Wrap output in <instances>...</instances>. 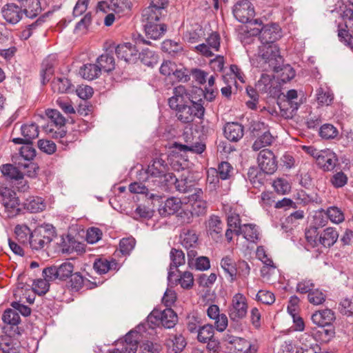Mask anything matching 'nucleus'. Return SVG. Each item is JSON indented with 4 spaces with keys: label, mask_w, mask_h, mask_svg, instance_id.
Segmentation results:
<instances>
[{
    "label": "nucleus",
    "mask_w": 353,
    "mask_h": 353,
    "mask_svg": "<svg viewBox=\"0 0 353 353\" xmlns=\"http://www.w3.org/2000/svg\"><path fill=\"white\" fill-rule=\"evenodd\" d=\"M259 58L257 67L263 70H272L274 72H281V80L287 82L295 76L294 70L288 64L283 65V59L281 56L278 46H270L263 48Z\"/></svg>",
    "instance_id": "1"
},
{
    "label": "nucleus",
    "mask_w": 353,
    "mask_h": 353,
    "mask_svg": "<svg viewBox=\"0 0 353 353\" xmlns=\"http://www.w3.org/2000/svg\"><path fill=\"white\" fill-rule=\"evenodd\" d=\"M145 172L147 174L145 181L148 183V186L152 190L160 189L167 191L168 182L173 179L172 173L169 172L168 163L161 157L154 159Z\"/></svg>",
    "instance_id": "2"
},
{
    "label": "nucleus",
    "mask_w": 353,
    "mask_h": 353,
    "mask_svg": "<svg viewBox=\"0 0 353 353\" xmlns=\"http://www.w3.org/2000/svg\"><path fill=\"white\" fill-rule=\"evenodd\" d=\"M307 243L312 248L322 245L330 248L335 244L339 239V232L336 228L328 227L322 231L318 230L316 225H310L305 232Z\"/></svg>",
    "instance_id": "3"
},
{
    "label": "nucleus",
    "mask_w": 353,
    "mask_h": 353,
    "mask_svg": "<svg viewBox=\"0 0 353 353\" xmlns=\"http://www.w3.org/2000/svg\"><path fill=\"white\" fill-rule=\"evenodd\" d=\"M203 96L201 89L195 88L190 90H187L183 85H179L174 89L173 96L168 100L169 106L171 109L176 111L187 103L194 102L195 99Z\"/></svg>",
    "instance_id": "4"
},
{
    "label": "nucleus",
    "mask_w": 353,
    "mask_h": 353,
    "mask_svg": "<svg viewBox=\"0 0 353 353\" xmlns=\"http://www.w3.org/2000/svg\"><path fill=\"white\" fill-rule=\"evenodd\" d=\"M55 236L56 232L52 225H40L31 232L29 237L30 247L37 251L45 250Z\"/></svg>",
    "instance_id": "5"
},
{
    "label": "nucleus",
    "mask_w": 353,
    "mask_h": 353,
    "mask_svg": "<svg viewBox=\"0 0 353 353\" xmlns=\"http://www.w3.org/2000/svg\"><path fill=\"white\" fill-rule=\"evenodd\" d=\"M254 31L253 34H259V39L262 43V46L259 47V52L256 57V61L259 64L262 49L263 50V48H266L267 46H277L273 43L281 37V28L276 23H268L263 26L261 29L257 28L256 30ZM263 51H265V50Z\"/></svg>",
    "instance_id": "6"
},
{
    "label": "nucleus",
    "mask_w": 353,
    "mask_h": 353,
    "mask_svg": "<svg viewBox=\"0 0 353 353\" xmlns=\"http://www.w3.org/2000/svg\"><path fill=\"white\" fill-rule=\"evenodd\" d=\"M204 101L202 97L195 99L194 102L187 103L176 111V116L179 121L188 123L192 121L194 117L201 119L205 112Z\"/></svg>",
    "instance_id": "7"
},
{
    "label": "nucleus",
    "mask_w": 353,
    "mask_h": 353,
    "mask_svg": "<svg viewBox=\"0 0 353 353\" xmlns=\"http://www.w3.org/2000/svg\"><path fill=\"white\" fill-rule=\"evenodd\" d=\"M148 323L154 325H162L164 327L170 329L174 327L178 321L176 313L170 307L163 311L153 310L148 316Z\"/></svg>",
    "instance_id": "8"
},
{
    "label": "nucleus",
    "mask_w": 353,
    "mask_h": 353,
    "mask_svg": "<svg viewBox=\"0 0 353 353\" xmlns=\"http://www.w3.org/2000/svg\"><path fill=\"white\" fill-rule=\"evenodd\" d=\"M286 347L290 353H319L321 351L314 337L307 333L301 334L295 350L291 343L287 344Z\"/></svg>",
    "instance_id": "9"
},
{
    "label": "nucleus",
    "mask_w": 353,
    "mask_h": 353,
    "mask_svg": "<svg viewBox=\"0 0 353 353\" xmlns=\"http://www.w3.org/2000/svg\"><path fill=\"white\" fill-rule=\"evenodd\" d=\"M248 304L246 297L241 293L235 294L228 307V315L233 321L244 319L248 313Z\"/></svg>",
    "instance_id": "10"
},
{
    "label": "nucleus",
    "mask_w": 353,
    "mask_h": 353,
    "mask_svg": "<svg viewBox=\"0 0 353 353\" xmlns=\"http://www.w3.org/2000/svg\"><path fill=\"white\" fill-rule=\"evenodd\" d=\"M1 206L7 213L8 217L17 215L20 211L19 202L15 192L8 188L0 189Z\"/></svg>",
    "instance_id": "11"
},
{
    "label": "nucleus",
    "mask_w": 353,
    "mask_h": 353,
    "mask_svg": "<svg viewBox=\"0 0 353 353\" xmlns=\"http://www.w3.org/2000/svg\"><path fill=\"white\" fill-rule=\"evenodd\" d=\"M232 12L236 19L243 23L251 22L255 14L254 6L248 0L237 1L233 6Z\"/></svg>",
    "instance_id": "12"
},
{
    "label": "nucleus",
    "mask_w": 353,
    "mask_h": 353,
    "mask_svg": "<svg viewBox=\"0 0 353 353\" xmlns=\"http://www.w3.org/2000/svg\"><path fill=\"white\" fill-rule=\"evenodd\" d=\"M181 245L187 250L189 261L193 260L197 255L194 250L198 245V236L194 230L183 229L180 234Z\"/></svg>",
    "instance_id": "13"
},
{
    "label": "nucleus",
    "mask_w": 353,
    "mask_h": 353,
    "mask_svg": "<svg viewBox=\"0 0 353 353\" xmlns=\"http://www.w3.org/2000/svg\"><path fill=\"white\" fill-rule=\"evenodd\" d=\"M259 167L267 174H272L277 170V160L273 152L269 149L261 150L257 157Z\"/></svg>",
    "instance_id": "14"
},
{
    "label": "nucleus",
    "mask_w": 353,
    "mask_h": 353,
    "mask_svg": "<svg viewBox=\"0 0 353 353\" xmlns=\"http://www.w3.org/2000/svg\"><path fill=\"white\" fill-rule=\"evenodd\" d=\"M316 162L324 172L333 171L340 165L336 154L330 149L320 150Z\"/></svg>",
    "instance_id": "15"
},
{
    "label": "nucleus",
    "mask_w": 353,
    "mask_h": 353,
    "mask_svg": "<svg viewBox=\"0 0 353 353\" xmlns=\"http://www.w3.org/2000/svg\"><path fill=\"white\" fill-rule=\"evenodd\" d=\"M203 196V192L201 188H195L193 194L189 196L188 200L191 203L190 212L192 216H199L206 214L208 205Z\"/></svg>",
    "instance_id": "16"
},
{
    "label": "nucleus",
    "mask_w": 353,
    "mask_h": 353,
    "mask_svg": "<svg viewBox=\"0 0 353 353\" xmlns=\"http://www.w3.org/2000/svg\"><path fill=\"white\" fill-rule=\"evenodd\" d=\"M220 35L217 32H212L206 39L207 43H201L195 47L196 52L201 54L210 57L214 55L212 50L218 52L220 48Z\"/></svg>",
    "instance_id": "17"
},
{
    "label": "nucleus",
    "mask_w": 353,
    "mask_h": 353,
    "mask_svg": "<svg viewBox=\"0 0 353 353\" xmlns=\"http://www.w3.org/2000/svg\"><path fill=\"white\" fill-rule=\"evenodd\" d=\"M39 127L35 123H25L21 127L22 137L14 138L12 141L16 144L32 143V140L39 136Z\"/></svg>",
    "instance_id": "18"
},
{
    "label": "nucleus",
    "mask_w": 353,
    "mask_h": 353,
    "mask_svg": "<svg viewBox=\"0 0 353 353\" xmlns=\"http://www.w3.org/2000/svg\"><path fill=\"white\" fill-rule=\"evenodd\" d=\"M46 114L50 121L43 128L47 134L52 135L54 134V131L61 130L60 128L65 125V119L56 110H48Z\"/></svg>",
    "instance_id": "19"
},
{
    "label": "nucleus",
    "mask_w": 353,
    "mask_h": 353,
    "mask_svg": "<svg viewBox=\"0 0 353 353\" xmlns=\"http://www.w3.org/2000/svg\"><path fill=\"white\" fill-rule=\"evenodd\" d=\"M139 334L136 331H130L125 336L123 348L120 350L118 348L109 351V353H136L138 348Z\"/></svg>",
    "instance_id": "20"
},
{
    "label": "nucleus",
    "mask_w": 353,
    "mask_h": 353,
    "mask_svg": "<svg viewBox=\"0 0 353 353\" xmlns=\"http://www.w3.org/2000/svg\"><path fill=\"white\" fill-rule=\"evenodd\" d=\"M117 57L126 63H133L137 59L138 50L130 43L119 44L115 49Z\"/></svg>",
    "instance_id": "21"
},
{
    "label": "nucleus",
    "mask_w": 353,
    "mask_h": 353,
    "mask_svg": "<svg viewBox=\"0 0 353 353\" xmlns=\"http://www.w3.org/2000/svg\"><path fill=\"white\" fill-rule=\"evenodd\" d=\"M172 181H169L168 182V191L172 185H175V188L177 191L182 193H187L192 192V190H194V188L195 185V181L188 177V176H185L183 174L180 179H177L174 174L172 173Z\"/></svg>",
    "instance_id": "22"
},
{
    "label": "nucleus",
    "mask_w": 353,
    "mask_h": 353,
    "mask_svg": "<svg viewBox=\"0 0 353 353\" xmlns=\"http://www.w3.org/2000/svg\"><path fill=\"white\" fill-rule=\"evenodd\" d=\"M1 13L4 19L10 23L16 24L22 18L23 10L21 8L14 3H7L1 8Z\"/></svg>",
    "instance_id": "23"
},
{
    "label": "nucleus",
    "mask_w": 353,
    "mask_h": 353,
    "mask_svg": "<svg viewBox=\"0 0 353 353\" xmlns=\"http://www.w3.org/2000/svg\"><path fill=\"white\" fill-rule=\"evenodd\" d=\"M24 145H23L19 150V154L20 157L28 161V163H21L19 162L18 165L19 168H30L33 170L32 174H34L36 172V165L34 163H32L31 161L36 156V150L32 146V143H23Z\"/></svg>",
    "instance_id": "24"
},
{
    "label": "nucleus",
    "mask_w": 353,
    "mask_h": 353,
    "mask_svg": "<svg viewBox=\"0 0 353 353\" xmlns=\"http://www.w3.org/2000/svg\"><path fill=\"white\" fill-rule=\"evenodd\" d=\"M207 231L214 241H219L223 237V223L218 216L212 215L208 221Z\"/></svg>",
    "instance_id": "25"
},
{
    "label": "nucleus",
    "mask_w": 353,
    "mask_h": 353,
    "mask_svg": "<svg viewBox=\"0 0 353 353\" xmlns=\"http://www.w3.org/2000/svg\"><path fill=\"white\" fill-rule=\"evenodd\" d=\"M334 319V313L330 309L319 310L312 316V322L319 327L329 325Z\"/></svg>",
    "instance_id": "26"
},
{
    "label": "nucleus",
    "mask_w": 353,
    "mask_h": 353,
    "mask_svg": "<svg viewBox=\"0 0 353 353\" xmlns=\"http://www.w3.org/2000/svg\"><path fill=\"white\" fill-rule=\"evenodd\" d=\"M56 57L53 54L49 55L43 61L41 70V83L43 85L48 82L53 75Z\"/></svg>",
    "instance_id": "27"
},
{
    "label": "nucleus",
    "mask_w": 353,
    "mask_h": 353,
    "mask_svg": "<svg viewBox=\"0 0 353 353\" xmlns=\"http://www.w3.org/2000/svg\"><path fill=\"white\" fill-rule=\"evenodd\" d=\"M171 263L170 265V271L168 272V279L169 282H172V277L175 276L172 271L173 268H177L185 263V254L182 250L172 248L170 253Z\"/></svg>",
    "instance_id": "28"
},
{
    "label": "nucleus",
    "mask_w": 353,
    "mask_h": 353,
    "mask_svg": "<svg viewBox=\"0 0 353 353\" xmlns=\"http://www.w3.org/2000/svg\"><path fill=\"white\" fill-rule=\"evenodd\" d=\"M224 134L228 140L236 142L243 136V126L239 123H229L224 128Z\"/></svg>",
    "instance_id": "29"
},
{
    "label": "nucleus",
    "mask_w": 353,
    "mask_h": 353,
    "mask_svg": "<svg viewBox=\"0 0 353 353\" xmlns=\"http://www.w3.org/2000/svg\"><path fill=\"white\" fill-rule=\"evenodd\" d=\"M144 28L147 38L153 40L162 37L167 30L165 24L157 23H146Z\"/></svg>",
    "instance_id": "30"
},
{
    "label": "nucleus",
    "mask_w": 353,
    "mask_h": 353,
    "mask_svg": "<svg viewBox=\"0 0 353 353\" xmlns=\"http://www.w3.org/2000/svg\"><path fill=\"white\" fill-rule=\"evenodd\" d=\"M234 345L235 353H256V348L250 341L242 338H234L230 341Z\"/></svg>",
    "instance_id": "31"
},
{
    "label": "nucleus",
    "mask_w": 353,
    "mask_h": 353,
    "mask_svg": "<svg viewBox=\"0 0 353 353\" xmlns=\"http://www.w3.org/2000/svg\"><path fill=\"white\" fill-rule=\"evenodd\" d=\"M80 135L79 130H73L69 133H66L64 130L54 131V134L52 137L56 139H59L60 143L65 146H68L69 143H72L77 141Z\"/></svg>",
    "instance_id": "32"
},
{
    "label": "nucleus",
    "mask_w": 353,
    "mask_h": 353,
    "mask_svg": "<svg viewBox=\"0 0 353 353\" xmlns=\"http://www.w3.org/2000/svg\"><path fill=\"white\" fill-rule=\"evenodd\" d=\"M181 207V201L176 197L168 198L164 204L159 208V212L162 216L174 214Z\"/></svg>",
    "instance_id": "33"
},
{
    "label": "nucleus",
    "mask_w": 353,
    "mask_h": 353,
    "mask_svg": "<svg viewBox=\"0 0 353 353\" xmlns=\"http://www.w3.org/2000/svg\"><path fill=\"white\" fill-rule=\"evenodd\" d=\"M235 234L237 236L242 234L248 241L254 242L259 239V234L255 225L244 224L241 228L235 230Z\"/></svg>",
    "instance_id": "34"
},
{
    "label": "nucleus",
    "mask_w": 353,
    "mask_h": 353,
    "mask_svg": "<svg viewBox=\"0 0 353 353\" xmlns=\"http://www.w3.org/2000/svg\"><path fill=\"white\" fill-rule=\"evenodd\" d=\"M100 66H98L97 63H87L84 64L79 70L81 76L88 80H93L98 78L101 72L100 70Z\"/></svg>",
    "instance_id": "35"
},
{
    "label": "nucleus",
    "mask_w": 353,
    "mask_h": 353,
    "mask_svg": "<svg viewBox=\"0 0 353 353\" xmlns=\"http://www.w3.org/2000/svg\"><path fill=\"white\" fill-rule=\"evenodd\" d=\"M53 92L57 93H67L73 89L70 81L65 77H57L51 83Z\"/></svg>",
    "instance_id": "36"
},
{
    "label": "nucleus",
    "mask_w": 353,
    "mask_h": 353,
    "mask_svg": "<svg viewBox=\"0 0 353 353\" xmlns=\"http://www.w3.org/2000/svg\"><path fill=\"white\" fill-rule=\"evenodd\" d=\"M232 171L231 165L228 162L223 161L219 165L217 170L211 168L208 171V180L210 181V174L213 176L214 174H216L223 180L227 179L230 177Z\"/></svg>",
    "instance_id": "37"
},
{
    "label": "nucleus",
    "mask_w": 353,
    "mask_h": 353,
    "mask_svg": "<svg viewBox=\"0 0 353 353\" xmlns=\"http://www.w3.org/2000/svg\"><path fill=\"white\" fill-rule=\"evenodd\" d=\"M266 174L261 169L259 170L257 168L253 167L249 169L248 178L254 187L259 188L264 184Z\"/></svg>",
    "instance_id": "38"
},
{
    "label": "nucleus",
    "mask_w": 353,
    "mask_h": 353,
    "mask_svg": "<svg viewBox=\"0 0 353 353\" xmlns=\"http://www.w3.org/2000/svg\"><path fill=\"white\" fill-rule=\"evenodd\" d=\"M257 138L252 144V148L258 151L262 148L270 145L274 141V137L268 130H265L261 134H256Z\"/></svg>",
    "instance_id": "39"
},
{
    "label": "nucleus",
    "mask_w": 353,
    "mask_h": 353,
    "mask_svg": "<svg viewBox=\"0 0 353 353\" xmlns=\"http://www.w3.org/2000/svg\"><path fill=\"white\" fill-rule=\"evenodd\" d=\"M96 62L98 66H100L101 72L103 70L109 72L115 68L114 58L112 54L108 53L103 54L99 57Z\"/></svg>",
    "instance_id": "40"
},
{
    "label": "nucleus",
    "mask_w": 353,
    "mask_h": 353,
    "mask_svg": "<svg viewBox=\"0 0 353 353\" xmlns=\"http://www.w3.org/2000/svg\"><path fill=\"white\" fill-rule=\"evenodd\" d=\"M185 345V338L181 334L175 335L167 341L169 353H179L183 350Z\"/></svg>",
    "instance_id": "41"
},
{
    "label": "nucleus",
    "mask_w": 353,
    "mask_h": 353,
    "mask_svg": "<svg viewBox=\"0 0 353 353\" xmlns=\"http://www.w3.org/2000/svg\"><path fill=\"white\" fill-rule=\"evenodd\" d=\"M118 266L115 260L111 261L105 259H99L94 263V268L100 274H105L109 270H117Z\"/></svg>",
    "instance_id": "42"
},
{
    "label": "nucleus",
    "mask_w": 353,
    "mask_h": 353,
    "mask_svg": "<svg viewBox=\"0 0 353 353\" xmlns=\"http://www.w3.org/2000/svg\"><path fill=\"white\" fill-rule=\"evenodd\" d=\"M141 61L148 67L153 68L158 63L159 56L148 48L143 49L139 53Z\"/></svg>",
    "instance_id": "43"
},
{
    "label": "nucleus",
    "mask_w": 353,
    "mask_h": 353,
    "mask_svg": "<svg viewBox=\"0 0 353 353\" xmlns=\"http://www.w3.org/2000/svg\"><path fill=\"white\" fill-rule=\"evenodd\" d=\"M221 266L224 272L229 275L231 280H234L237 274V268L234 261L231 257L226 256L221 259Z\"/></svg>",
    "instance_id": "44"
},
{
    "label": "nucleus",
    "mask_w": 353,
    "mask_h": 353,
    "mask_svg": "<svg viewBox=\"0 0 353 353\" xmlns=\"http://www.w3.org/2000/svg\"><path fill=\"white\" fill-rule=\"evenodd\" d=\"M273 77L267 74H262L260 79L255 85L256 90L260 93H268L271 92L272 87Z\"/></svg>",
    "instance_id": "45"
},
{
    "label": "nucleus",
    "mask_w": 353,
    "mask_h": 353,
    "mask_svg": "<svg viewBox=\"0 0 353 353\" xmlns=\"http://www.w3.org/2000/svg\"><path fill=\"white\" fill-rule=\"evenodd\" d=\"M171 283L176 285L179 283L183 289H190L194 283L193 275L190 272H183L181 274L179 278L178 276L174 279L172 277V282Z\"/></svg>",
    "instance_id": "46"
},
{
    "label": "nucleus",
    "mask_w": 353,
    "mask_h": 353,
    "mask_svg": "<svg viewBox=\"0 0 353 353\" xmlns=\"http://www.w3.org/2000/svg\"><path fill=\"white\" fill-rule=\"evenodd\" d=\"M21 6L24 7L23 12L29 17L37 16L41 11L39 0H28Z\"/></svg>",
    "instance_id": "47"
},
{
    "label": "nucleus",
    "mask_w": 353,
    "mask_h": 353,
    "mask_svg": "<svg viewBox=\"0 0 353 353\" xmlns=\"http://www.w3.org/2000/svg\"><path fill=\"white\" fill-rule=\"evenodd\" d=\"M334 99L333 93L328 88H319L316 90V100L319 105H329Z\"/></svg>",
    "instance_id": "48"
},
{
    "label": "nucleus",
    "mask_w": 353,
    "mask_h": 353,
    "mask_svg": "<svg viewBox=\"0 0 353 353\" xmlns=\"http://www.w3.org/2000/svg\"><path fill=\"white\" fill-rule=\"evenodd\" d=\"M161 14L162 10L149 6L143 10L142 16L146 23H156L160 19Z\"/></svg>",
    "instance_id": "49"
},
{
    "label": "nucleus",
    "mask_w": 353,
    "mask_h": 353,
    "mask_svg": "<svg viewBox=\"0 0 353 353\" xmlns=\"http://www.w3.org/2000/svg\"><path fill=\"white\" fill-rule=\"evenodd\" d=\"M307 300L314 305H319L325 301L326 294L323 290L314 288L307 294Z\"/></svg>",
    "instance_id": "50"
},
{
    "label": "nucleus",
    "mask_w": 353,
    "mask_h": 353,
    "mask_svg": "<svg viewBox=\"0 0 353 353\" xmlns=\"http://www.w3.org/2000/svg\"><path fill=\"white\" fill-rule=\"evenodd\" d=\"M31 232L30 229L24 224L17 225L14 228V233L17 240L23 244L29 243V237Z\"/></svg>",
    "instance_id": "51"
},
{
    "label": "nucleus",
    "mask_w": 353,
    "mask_h": 353,
    "mask_svg": "<svg viewBox=\"0 0 353 353\" xmlns=\"http://www.w3.org/2000/svg\"><path fill=\"white\" fill-rule=\"evenodd\" d=\"M325 214L334 223H342L345 219V216L342 210L335 206L328 208Z\"/></svg>",
    "instance_id": "52"
},
{
    "label": "nucleus",
    "mask_w": 353,
    "mask_h": 353,
    "mask_svg": "<svg viewBox=\"0 0 353 353\" xmlns=\"http://www.w3.org/2000/svg\"><path fill=\"white\" fill-rule=\"evenodd\" d=\"M2 174L11 179H22L23 173L19 169L11 164L3 165L1 168Z\"/></svg>",
    "instance_id": "53"
},
{
    "label": "nucleus",
    "mask_w": 353,
    "mask_h": 353,
    "mask_svg": "<svg viewBox=\"0 0 353 353\" xmlns=\"http://www.w3.org/2000/svg\"><path fill=\"white\" fill-rule=\"evenodd\" d=\"M2 320L6 324L17 326L20 322V316L14 310L7 309L3 314Z\"/></svg>",
    "instance_id": "54"
},
{
    "label": "nucleus",
    "mask_w": 353,
    "mask_h": 353,
    "mask_svg": "<svg viewBox=\"0 0 353 353\" xmlns=\"http://www.w3.org/2000/svg\"><path fill=\"white\" fill-rule=\"evenodd\" d=\"M108 7L114 12L120 14L130 10V3L128 0H110Z\"/></svg>",
    "instance_id": "55"
},
{
    "label": "nucleus",
    "mask_w": 353,
    "mask_h": 353,
    "mask_svg": "<svg viewBox=\"0 0 353 353\" xmlns=\"http://www.w3.org/2000/svg\"><path fill=\"white\" fill-rule=\"evenodd\" d=\"M58 279L65 280L70 277L74 270V265L70 262H64L57 266Z\"/></svg>",
    "instance_id": "56"
},
{
    "label": "nucleus",
    "mask_w": 353,
    "mask_h": 353,
    "mask_svg": "<svg viewBox=\"0 0 353 353\" xmlns=\"http://www.w3.org/2000/svg\"><path fill=\"white\" fill-rule=\"evenodd\" d=\"M338 130L332 124L323 125L319 130L320 136L325 139H333L337 137Z\"/></svg>",
    "instance_id": "57"
},
{
    "label": "nucleus",
    "mask_w": 353,
    "mask_h": 353,
    "mask_svg": "<svg viewBox=\"0 0 353 353\" xmlns=\"http://www.w3.org/2000/svg\"><path fill=\"white\" fill-rule=\"evenodd\" d=\"M161 49L170 54H174L182 51L183 47L181 43L172 40H165L161 44Z\"/></svg>",
    "instance_id": "58"
},
{
    "label": "nucleus",
    "mask_w": 353,
    "mask_h": 353,
    "mask_svg": "<svg viewBox=\"0 0 353 353\" xmlns=\"http://www.w3.org/2000/svg\"><path fill=\"white\" fill-rule=\"evenodd\" d=\"M27 210L32 213H37L45 209L46 205L41 197L32 198L26 204Z\"/></svg>",
    "instance_id": "59"
},
{
    "label": "nucleus",
    "mask_w": 353,
    "mask_h": 353,
    "mask_svg": "<svg viewBox=\"0 0 353 353\" xmlns=\"http://www.w3.org/2000/svg\"><path fill=\"white\" fill-rule=\"evenodd\" d=\"M214 336V328L212 325H206L200 327L198 330L197 339L199 341L206 343Z\"/></svg>",
    "instance_id": "60"
},
{
    "label": "nucleus",
    "mask_w": 353,
    "mask_h": 353,
    "mask_svg": "<svg viewBox=\"0 0 353 353\" xmlns=\"http://www.w3.org/2000/svg\"><path fill=\"white\" fill-rule=\"evenodd\" d=\"M92 16L90 12L84 14L81 20L76 24L74 28L75 32H85L92 23Z\"/></svg>",
    "instance_id": "61"
},
{
    "label": "nucleus",
    "mask_w": 353,
    "mask_h": 353,
    "mask_svg": "<svg viewBox=\"0 0 353 353\" xmlns=\"http://www.w3.org/2000/svg\"><path fill=\"white\" fill-rule=\"evenodd\" d=\"M348 178L342 171L336 172L330 178L331 184L336 188L345 186L347 183Z\"/></svg>",
    "instance_id": "62"
},
{
    "label": "nucleus",
    "mask_w": 353,
    "mask_h": 353,
    "mask_svg": "<svg viewBox=\"0 0 353 353\" xmlns=\"http://www.w3.org/2000/svg\"><path fill=\"white\" fill-rule=\"evenodd\" d=\"M274 190L279 194H285L291 190L290 183L285 179L278 178L273 183Z\"/></svg>",
    "instance_id": "63"
},
{
    "label": "nucleus",
    "mask_w": 353,
    "mask_h": 353,
    "mask_svg": "<svg viewBox=\"0 0 353 353\" xmlns=\"http://www.w3.org/2000/svg\"><path fill=\"white\" fill-rule=\"evenodd\" d=\"M340 312L347 316L353 315V299L345 298L339 303Z\"/></svg>",
    "instance_id": "64"
}]
</instances>
